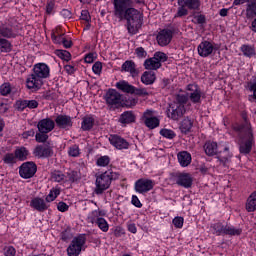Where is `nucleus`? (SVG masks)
I'll return each mask as SVG.
<instances>
[{
    "instance_id": "obj_1",
    "label": "nucleus",
    "mask_w": 256,
    "mask_h": 256,
    "mask_svg": "<svg viewBox=\"0 0 256 256\" xmlns=\"http://www.w3.org/2000/svg\"><path fill=\"white\" fill-rule=\"evenodd\" d=\"M242 119L245 122L243 126H233L234 131H238L240 136V153L247 155L251 153L253 147V133L251 132V124L247 123V113H242Z\"/></svg>"
},
{
    "instance_id": "obj_2",
    "label": "nucleus",
    "mask_w": 256,
    "mask_h": 256,
    "mask_svg": "<svg viewBox=\"0 0 256 256\" xmlns=\"http://www.w3.org/2000/svg\"><path fill=\"white\" fill-rule=\"evenodd\" d=\"M123 19L128 21L129 33L135 35V33L139 31V27H141V19H143V15L135 8H128L124 12Z\"/></svg>"
},
{
    "instance_id": "obj_3",
    "label": "nucleus",
    "mask_w": 256,
    "mask_h": 256,
    "mask_svg": "<svg viewBox=\"0 0 256 256\" xmlns=\"http://www.w3.org/2000/svg\"><path fill=\"white\" fill-rule=\"evenodd\" d=\"M119 177V173L117 172H109L106 171L96 177V195H102L103 192L107 191L109 187H111V181H114Z\"/></svg>"
},
{
    "instance_id": "obj_4",
    "label": "nucleus",
    "mask_w": 256,
    "mask_h": 256,
    "mask_svg": "<svg viewBox=\"0 0 256 256\" xmlns=\"http://www.w3.org/2000/svg\"><path fill=\"white\" fill-rule=\"evenodd\" d=\"M188 100L189 98L185 95L176 96V101L170 104V108L168 110L170 119L177 121L178 119H181L182 115H185V104Z\"/></svg>"
},
{
    "instance_id": "obj_5",
    "label": "nucleus",
    "mask_w": 256,
    "mask_h": 256,
    "mask_svg": "<svg viewBox=\"0 0 256 256\" xmlns=\"http://www.w3.org/2000/svg\"><path fill=\"white\" fill-rule=\"evenodd\" d=\"M86 242H87V238L85 237V235H79L77 237H74L67 248L68 256L81 255V251H83V247L85 246Z\"/></svg>"
},
{
    "instance_id": "obj_6",
    "label": "nucleus",
    "mask_w": 256,
    "mask_h": 256,
    "mask_svg": "<svg viewBox=\"0 0 256 256\" xmlns=\"http://www.w3.org/2000/svg\"><path fill=\"white\" fill-rule=\"evenodd\" d=\"M133 3V0H113L115 17L123 21L125 11L129 9L127 7H133Z\"/></svg>"
},
{
    "instance_id": "obj_7",
    "label": "nucleus",
    "mask_w": 256,
    "mask_h": 256,
    "mask_svg": "<svg viewBox=\"0 0 256 256\" xmlns=\"http://www.w3.org/2000/svg\"><path fill=\"white\" fill-rule=\"evenodd\" d=\"M35 173H37V164L35 162H24L19 167V175L22 179H31V177H35Z\"/></svg>"
},
{
    "instance_id": "obj_8",
    "label": "nucleus",
    "mask_w": 256,
    "mask_h": 256,
    "mask_svg": "<svg viewBox=\"0 0 256 256\" xmlns=\"http://www.w3.org/2000/svg\"><path fill=\"white\" fill-rule=\"evenodd\" d=\"M155 187V181L147 178H141L135 182V191L137 193H149Z\"/></svg>"
},
{
    "instance_id": "obj_9",
    "label": "nucleus",
    "mask_w": 256,
    "mask_h": 256,
    "mask_svg": "<svg viewBox=\"0 0 256 256\" xmlns=\"http://www.w3.org/2000/svg\"><path fill=\"white\" fill-rule=\"evenodd\" d=\"M106 103L107 105H109L110 107H121V100H122V96L119 92H117V90L114 89H110L108 90V92L106 93Z\"/></svg>"
},
{
    "instance_id": "obj_10",
    "label": "nucleus",
    "mask_w": 256,
    "mask_h": 256,
    "mask_svg": "<svg viewBox=\"0 0 256 256\" xmlns=\"http://www.w3.org/2000/svg\"><path fill=\"white\" fill-rule=\"evenodd\" d=\"M246 4V19H254L256 17V0H234L233 5Z\"/></svg>"
},
{
    "instance_id": "obj_11",
    "label": "nucleus",
    "mask_w": 256,
    "mask_h": 256,
    "mask_svg": "<svg viewBox=\"0 0 256 256\" xmlns=\"http://www.w3.org/2000/svg\"><path fill=\"white\" fill-rule=\"evenodd\" d=\"M188 97L192 103H201V97L203 92H201V88L197 86V84H189L187 86Z\"/></svg>"
},
{
    "instance_id": "obj_12",
    "label": "nucleus",
    "mask_w": 256,
    "mask_h": 256,
    "mask_svg": "<svg viewBox=\"0 0 256 256\" xmlns=\"http://www.w3.org/2000/svg\"><path fill=\"white\" fill-rule=\"evenodd\" d=\"M156 39L160 47H166V45H169L173 39V32H171V30H161Z\"/></svg>"
},
{
    "instance_id": "obj_13",
    "label": "nucleus",
    "mask_w": 256,
    "mask_h": 256,
    "mask_svg": "<svg viewBox=\"0 0 256 256\" xmlns=\"http://www.w3.org/2000/svg\"><path fill=\"white\" fill-rule=\"evenodd\" d=\"M198 55L200 57H209L215 51V45L209 41H203L198 45Z\"/></svg>"
},
{
    "instance_id": "obj_14",
    "label": "nucleus",
    "mask_w": 256,
    "mask_h": 256,
    "mask_svg": "<svg viewBox=\"0 0 256 256\" xmlns=\"http://www.w3.org/2000/svg\"><path fill=\"white\" fill-rule=\"evenodd\" d=\"M30 207H32V209H35V211L43 213L47 211V209H49V204L45 199L41 197H35L32 198V200L30 201Z\"/></svg>"
},
{
    "instance_id": "obj_15",
    "label": "nucleus",
    "mask_w": 256,
    "mask_h": 256,
    "mask_svg": "<svg viewBox=\"0 0 256 256\" xmlns=\"http://www.w3.org/2000/svg\"><path fill=\"white\" fill-rule=\"evenodd\" d=\"M143 119L146 127L149 129H155V127H159V120L157 117H153V110H146L143 114Z\"/></svg>"
},
{
    "instance_id": "obj_16",
    "label": "nucleus",
    "mask_w": 256,
    "mask_h": 256,
    "mask_svg": "<svg viewBox=\"0 0 256 256\" xmlns=\"http://www.w3.org/2000/svg\"><path fill=\"white\" fill-rule=\"evenodd\" d=\"M43 85V80L36 76L34 73L29 75L26 79V86L27 89H33L34 91H37V89H41V86Z\"/></svg>"
},
{
    "instance_id": "obj_17",
    "label": "nucleus",
    "mask_w": 256,
    "mask_h": 256,
    "mask_svg": "<svg viewBox=\"0 0 256 256\" xmlns=\"http://www.w3.org/2000/svg\"><path fill=\"white\" fill-rule=\"evenodd\" d=\"M109 141L116 149H129V142L118 135H110Z\"/></svg>"
},
{
    "instance_id": "obj_18",
    "label": "nucleus",
    "mask_w": 256,
    "mask_h": 256,
    "mask_svg": "<svg viewBox=\"0 0 256 256\" xmlns=\"http://www.w3.org/2000/svg\"><path fill=\"white\" fill-rule=\"evenodd\" d=\"M176 183L177 185H180V187H184L185 189H189L191 185H193V178L191 177V174L182 173L176 175Z\"/></svg>"
},
{
    "instance_id": "obj_19",
    "label": "nucleus",
    "mask_w": 256,
    "mask_h": 256,
    "mask_svg": "<svg viewBox=\"0 0 256 256\" xmlns=\"http://www.w3.org/2000/svg\"><path fill=\"white\" fill-rule=\"evenodd\" d=\"M97 215V211H94L91 213V215L88 217L90 223H96L99 227V229H101V231H103L104 233H107L109 231V224L107 223V220H105V218H93L96 217Z\"/></svg>"
},
{
    "instance_id": "obj_20",
    "label": "nucleus",
    "mask_w": 256,
    "mask_h": 256,
    "mask_svg": "<svg viewBox=\"0 0 256 256\" xmlns=\"http://www.w3.org/2000/svg\"><path fill=\"white\" fill-rule=\"evenodd\" d=\"M55 123L60 129H70V127H73V120H71V116L67 115L57 116Z\"/></svg>"
},
{
    "instance_id": "obj_21",
    "label": "nucleus",
    "mask_w": 256,
    "mask_h": 256,
    "mask_svg": "<svg viewBox=\"0 0 256 256\" xmlns=\"http://www.w3.org/2000/svg\"><path fill=\"white\" fill-rule=\"evenodd\" d=\"M122 73H130L131 77H137L139 75V70H137V65L132 60H127L122 64Z\"/></svg>"
},
{
    "instance_id": "obj_22",
    "label": "nucleus",
    "mask_w": 256,
    "mask_h": 256,
    "mask_svg": "<svg viewBox=\"0 0 256 256\" xmlns=\"http://www.w3.org/2000/svg\"><path fill=\"white\" fill-rule=\"evenodd\" d=\"M35 157H51L53 155V148L47 145H38L33 151Z\"/></svg>"
},
{
    "instance_id": "obj_23",
    "label": "nucleus",
    "mask_w": 256,
    "mask_h": 256,
    "mask_svg": "<svg viewBox=\"0 0 256 256\" xmlns=\"http://www.w3.org/2000/svg\"><path fill=\"white\" fill-rule=\"evenodd\" d=\"M34 75L38 76L40 79H47L49 77V66L45 63H39L34 66Z\"/></svg>"
},
{
    "instance_id": "obj_24",
    "label": "nucleus",
    "mask_w": 256,
    "mask_h": 256,
    "mask_svg": "<svg viewBox=\"0 0 256 256\" xmlns=\"http://www.w3.org/2000/svg\"><path fill=\"white\" fill-rule=\"evenodd\" d=\"M52 129H55V122L49 118L42 119L38 123V131L40 133H51Z\"/></svg>"
},
{
    "instance_id": "obj_25",
    "label": "nucleus",
    "mask_w": 256,
    "mask_h": 256,
    "mask_svg": "<svg viewBox=\"0 0 256 256\" xmlns=\"http://www.w3.org/2000/svg\"><path fill=\"white\" fill-rule=\"evenodd\" d=\"M178 161L181 167H189L191 165V154L187 151L178 153Z\"/></svg>"
},
{
    "instance_id": "obj_26",
    "label": "nucleus",
    "mask_w": 256,
    "mask_h": 256,
    "mask_svg": "<svg viewBox=\"0 0 256 256\" xmlns=\"http://www.w3.org/2000/svg\"><path fill=\"white\" fill-rule=\"evenodd\" d=\"M144 67L148 71H157V69H161V63H159L153 56L152 58L145 60Z\"/></svg>"
},
{
    "instance_id": "obj_27",
    "label": "nucleus",
    "mask_w": 256,
    "mask_h": 256,
    "mask_svg": "<svg viewBox=\"0 0 256 256\" xmlns=\"http://www.w3.org/2000/svg\"><path fill=\"white\" fill-rule=\"evenodd\" d=\"M116 87L119 89V91H122V93H130V95H133L135 86L129 84V82L125 80H121L116 83Z\"/></svg>"
},
{
    "instance_id": "obj_28",
    "label": "nucleus",
    "mask_w": 256,
    "mask_h": 256,
    "mask_svg": "<svg viewBox=\"0 0 256 256\" xmlns=\"http://www.w3.org/2000/svg\"><path fill=\"white\" fill-rule=\"evenodd\" d=\"M155 72L146 71L141 76V81L144 85H153L156 80Z\"/></svg>"
},
{
    "instance_id": "obj_29",
    "label": "nucleus",
    "mask_w": 256,
    "mask_h": 256,
    "mask_svg": "<svg viewBox=\"0 0 256 256\" xmlns=\"http://www.w3.org/2000/svg\"><path fill=\"white\" fill-rule=\"evenodd\" d=\"M14 155L18 161H27V157H29V150L21 146L15 149Z\"/></svg>"
},
{
    "instance_id": "obj_30",
    "label": "nucleus",
    "mask_w": 256,
    "mask_h": 256,
    "mask_svg": "<svg viewBox=\"0 0 256 256\" xmlns=\"http://www.w3.org/2000/svg\"><path fill=\"white\" fill-rule=\"evenodd\" d=\"M0 37L11 39V38L17 37V34L13 32V29H11V27L4 24H0Z\"/></svg>"
},
{
    "instance_id": "obj_31",
    "label": "nucleus",
    "mask_w": 256,
    "mask_h": 256,
    "mask_svg": "<svg viewBox=\"0 0 256 256\" xmlns=\"http://www.w3.org/2000/svg\"><path fill=\"white\" fill-rule=\"evenodd\" d=\"M246 211H248V213L256 211V191L248 197L246 201Z\"/></svg>"
},
{
    "instance_id": "obj_32",
    "label": "nucleus",
    "mask_w": 256,
    "mask_h": 256,
    "mask_svg": "<svg viewBox=\"0 0 256 256\" xmlns=\"http://www.w3.org/2000/svg\"><path fill=\"white\" fill-rule=\"evenodd\" d=\"M204 151L206 153V155L208 156H213L217 154V143L215 142H206L204 145Z\"/></svg>"
},
{
    "instance_id": "obj_33",
    "label": "nucleus",
    "mask_w": 256,
    "mask_h": 256,
    "mask_svg": "<svg viewBox=\"0 0 256 256\" xmlns=\"http://www.w3.org/2000/svg\"><path fill=\"white\" fill-rule=\"evenodd\" d=\"M93 125H95V118L93 116H86L82 121V129L83 131H91L93 129Z\"/></svg>"
},
{
    "instance_id": "obj_34",
    "label": "nucleus",
    "mask_w": 256,
    "mask_h": 256,
    "mask_svg": "<svg viewBox=\"0 0 256 256\" xmlns=\"http://www.w3.org/2000/svg\"><path fill=\"white\" fill-rule=\"evenodd\" d=\"M179 5L188 9H199V0H178Z\"/></svg>"
},
{
    "instance_id": "obj_35",
    "label": "nucleus",
    "mask_w": 256,
    "mask_h": 256,
    "mask_svg": "<svg viewBox=\"0 0 256 256\" xmlns=\"http://www.w3.org/2000/svg\"><path fill=\"white\" fill-rule=\"evenodd\" d=\"M61 195V189L59 188H52L49 192V194L46 196L45 201L46 203H53L57 197Z\"/></svg>"
},
{
    "instance_id": "obj_36",
    "label": "nucleus",
    "mask_w": 256,
    "mask_h": 256,
    "mask_svg": "<svg viewBox=\"0 0 256 256\" xmlns=\"http://www.w3.org/2000/svg\"><path fill=\"white\" fill-rule=\"evenodd\" d=\"M120 123H135V114L131 111H126L120 116Z\"/></svg>"
},
{
    "instance_id": "obj_37",
    "label": "nucleus",
    "mask_w": 256,
    "mask_h": 256,
    "mask_svg": "<svg viewBox=\"0 0 256 256\" xmlns=\"http://www.w3.org/2000/svg\"><path fill=\"white\" fill-rule=\"evenodd\" d=\"M52 181L55 183H67V176L61 171H54L51 175Z\"/></svg>"
},
{
    "instance_id": "obj_38",
    "label": "nucleus",
    "mask_w": 256,
    "mask_h": 256,
    "mask_svg": "<svg viewBox=\"0 0 256 256\" xmlns=\"http://www.w3.org/2000/svg\"><path fill=\"white\" fill-rule=\"evenodd\" d=\"M193 127V120L189 119V118H185L180 125V129L182 131V133H189V131H191Z\"/></svg>"
},
{
    "instance_id": "obj_39",
    "label": "nucleus",
    "mask_w": 256,
    "mask_h": 256,
    "mask_svg": "<svg viewBox=\"0 0 256 256\" xmlns=\"http://www.w3.org/2000/svg\"><path fill=\"white\" fill-rule=\"evenodd\" d=\"M2 161L6 165H15V163H17V157L15 156V153H6L3 156Z\"/></svg>"
},
{
    "instance_id": "obj_40",
    "label": "nucleus",
    "mask_w": 256,
    "mask_h": 256,
    "mask_svg": "<svg viewBox=\"0 0 256 256\" xmlns=\"http://www.w3.org/2000/svg\"><path fill=\"white\" fill-rule=\"evenodd\" d=\"M0 51L1 53H9L11 51V42L7 39L0 38Z\"/></svg>"
},
{
    "instance_id": "obj_41",
    "label": "nucleus",
    "mask_w": 256,
    "mask_h": 256,
    "mask_svg": "<svg viewBox=\"0 0 256 256\" xmlns=\"http://www.w3.org/2000/svg\"><path fill=\"white\" fill-rule=\"evenodd\" d=\"M241 51L245 57H254L255 55V48L249 45H243Z\"/></svg>"
},
{
    "instance_id": "obj_42",
    "label": "nucleus",
    "mask_w": 256,
    "mask_h": 256,
    "mask_svg": "<svg viewBox=\"0 0 256 256\" xmlns=\"http://www.w3.org/2000/svg\"><path fill=\"white\" fill-rule=\"evenodd\" d=\"M241 233H243V230L241 228L225 226L224 235H241Z\"/></svg>"
},
{
    "instance_id": "obj_43",
    "label": "nucleus",
    "mask_w": 256,
    "mask_h": 256,
    "mask_svg": "<svg viewBox=\"0 0 256 256\" xmlns=\"http://www.w3.org/2000/svg\"><path fill=\"white\" fill-rule=\"evenodd\" d=\"M66 177L67 181L70 183H75V181H79V179H81V175L75 170L68 172Z\"/></svg>"
},
{
    "instance_id": "obj_44",
    "label": "nucleus",
    "mask_w": 256,
    "mask_h": 256,
    "mask_svg": "<svg viewBox=\"0 0 256 256\" xmlns=\"http://www.w3.org/2000/svg\"><path fill=\"white\" fill-rule=\"evenodd\" d=\"M56 55L63 61H71V53L67 50H56Z\"/></svg>"
},
{
    "instance_id": "obj_45",
    "label": "nucleus",
    "mask_w": 256,
    "mask_h": 256,
    "mask_svg": "<svg viewBox=\"0 0 256 256\" xmlns=\"http://www.w3.org/2000/svg\"><path fill=\"white\" fill-rule=\"evenodd\" d=\"M160 135H162V137H165V139H175V137H176L175 132L173 130L167 129V128L161 129Z\"/></svg>"
},
{
    "instance_id": "obj_46",
    "label": "nucleus",
    "mask_w": 256,
    "mask_h": 256,
    "mask_svg": "<svg viewBox=\"0 0 256 256\" xmlns=\"http://www.w3.org/2000/svg\"><path fill=\"white\" fill-rule=\"evenodd\" d=\"M214 235H225V226L221 223H216L212 226Z\"/></svg>"
},
{
    "instance_id": "obj_47",
    "label": "nucleus",
    "mask_w": 256,
    "mask_h": 256,
    "mask_svg": "<svg viewBox=\"0 0 256 256\" xmlns=\"http://www.w3.org/2000/svg\"><path fill=\"white\" fill-rule=\"evenodd\" d=\"M110 161L111 159L109 158V156H101L100 158L97 159L96 165H98V167H107Z\"/></svg>"
},
{
    "instance_id": "obj_48",
    "label": "nucleus",
    "mask_w": 256,
    "mask_h": 256,
    "mask_svg": "<svg viewBox=\"0 0 256 256\" xmlns=\"http://www.w3.org/2000/svg\"><path fill=\"white\" fill-rule=\"evenodd\" d=\"M156 61H158V63H160V65L162 63H165V61H167V59H169V57H167V54H165L164 52H156L154 53V56Z\"/></svg>"
},
{
    "instance_id": "obj_49",
    "label": "nucleus",
    "mask_w": 256,
    "mask_h": 256,
    "mask_svg": "<svg viewBox=\"0 0 256 256\" xmlns=\"http://www.w3.org/2000/svg\"><path fill=\"white\" fill-rule=\"evenodd\" d=\"M132 95H137L138 97H147L149 95V92L145 88H136L134 86Z\"/></svg>"
},
{
    "instance_id": "obj_50",
    "label": "nucleus",
    "mask_w": 256,
    "mask_h": 256,
    "mask_svg": "<svg viewBox=\"0 0 256 256\" xmlns=\"http://www.w3.org/2000/svg\"><path fill=\"white\" fill-rule=\"evenodd\" d=\"M17 251L13 246H4L3 248V255L4 256H15Z\"/></svg>"
},
{
    "instance_id": "obj_51",
    "label": "nucleus",
    "mask_w": 256,
    "mask_h": 256,
    "mask_svg": "<svg viewBox=\"0 0 256 256\" xmlns=\"http://www.w3.org/2000/svg\"><path fill=\"white\" fill-rule=\"evenodd\" d=\"M17 111H25L27 109V100H18L14 105Z\"/></svg>"
},
{
    "instance_id": "obj_52",
    "label": "nucleus",
    "mask_w": 256,
    "mask_h": 256,
    "mask_svg": "<svg viewBox=\"0 0 256 256\" xmlns=\"http://www.w3.org/2000/svg\"><path fill=\"white\" fill-rule=\"evenodd\" d=\"M0 93L1 95L7 96L11 93V84L4 83L0 86Z\"/></svg>"
},
{
    "instance_id": "obj_53",
    "label": "nucleus",
    "mask_w": 256,
    "mask_h": 256,
    "mask_svg": "<svg viewBox=\"0 0 256 256\" xmlns=\"http://www.w3.org/2000/svg\"><path fill=\"white\" fill-rule=\"evenodd\" d=\"M49 139L47 132H40L36 134V141L37 143H45Z\"/></svg>"
},
{
    "instance_id": "obj_54",
    "label": "nucleus",
    "mask_w": 256,
    "mask_h": 256,
    "mask_svg": "<svg viewBox=\"0 0 256 256\" xmlns=\"http://www.w3.org/2000/svg\"><path fill=\"white\" fill-rule=\"evenodd\" d=\"M172 223L176 229H181L183 227L184 219L183 217H175Z\"/></svg>"
},
{
    "instance_id": "obj_55",
    "label": "nucleus",
    "mask_w": 256,
    "mask_h": 256,
    "mask_svg": "<svg viewBox=\"0 0 256 256\" xmlns=\"http://www.w3.org/2000/svg\"><path fill=\"white\" fill-rule=\"evenodd\" d=\"M92 71L95 75H101V71H103V64L101 62H96L92 66Z\"/></svg>"
},
{
    "instance_id": "obj_56",
    "label": "nucleus",
    "mask_w": 256,
    "mask_h": 256,
    "mask_svg": "<svg viewBox=\"0 0 256 256\" xmlns=\"http://www.w3.org/2000/svg\"><path fill=\"white\" fill-rule=\"evenodd\" d=\"M70 157H79V146L74 145L68 151Z\"/></svg>"
},
{
    "instance_id": "obj_57",
    "label": "nucleus",
    "mask_w": 256,
    "mask_h": 256,
    "mask_svg": "<svg viewBox=\"0 0 256 256\" xmlns=\"http://www.w3.org/2000/svg\"><path fill=\"white\" fill-rule=\"evenodd\" d=\"M80 19L82 21H86V23H89L91 21V15L89 14L88 10H82Z\"/></svg>"
},
{
    "instance_id": "obj_58",
    "label": "nucleus",
    "mask_w": 256,
    "mask_h": 256,
    "mask_svg": "<svg viewBox=\"0 0 256 256\" xmlns=\"http://www.w3.org/2000/svg\"><path fill=\"white\" fill-rule=\"evenodd\" d=\"M135 53L140 59L147 57V52L143 47L136 48Z\"/></svg>"
},
{
    "instance_id": "obj_59",
    "label": "nucleus",
    "mask_w": 256,
    "mask_h": 256,
    "mask_svg": "<svg viewBox=\"0 0 256 256\" xmlns=\"http://www.w3.org/2000/svg\"><path fill=\"white\" fill-rule=\"evenodd\" d=\"M57 209L61 213H65V211H69V205H67V203H65V202H59L57 204Z\"/></svg>"
},
{
    "instance_id": "obj_60",
    "label": "nucleus",
    "mask_w": 256,
    "mask_h": 256,
    "mask_svg": "<svg viewBox=\"0 0 256 256\" xmlns=\"http://www.w3.org/2000/svg\"><path fill=\"white\" fill-rule=\"evenodd\" d=\"M26 105L28 109H37L39 107V102H37V100H26Z\"/></svg>"
},
{
    "instance_id": "obj_61",
    "label": "nucleus",
    "mask_w": 256,
    "mask_h": 256,
    "mask_svg": "<svg viewBox=\"0 0 256 256\" xmlns=\"http://www.w3.org/2000/svg\"><path fill=\"white\" fill-rule=\"evenodd\" d=\"M52 39L54 43H57L58 45H61L63 43V40L65 39L64 36H61L59 34H52Z\"/></svg>"
},
{
    "instance_id": "obj_62",
    "label": "nucleus",
    "mask_w": 256,
    "mask_h": 256,
    "mask_svg": "<svg viewBox=\"0 0 256 256\" xmlns=\"http://www.w3.org/2000/svg\"><path fill=\"white\" fill-rule=\"evenodd\" d=\"M178 9L177 17H185L187 15L188 11L185 9L186 6H182Z\"/></svg>"
},
{
    "instance_id": "obj_63",
    "label": "nucleus",
    "mask_w": 256,
    "mask_h": 256,
    "mask_svg": "<svg viewBox=\"0 0 256 256\" xmlns=\"http://www.w3.org/2000/svg\"><path fill=\"white\" fill-rule=\"evenodd\" d=\"M132 205H134L135 207L141 208L143 207V204H141V201L139 200V198L137 196H132Z\"/></svg>"
},
{
    "instance_id": "obj_64",
    "label": "nucleus",
    "mask_w": 256,
    "mask_h": 256,
    "mask_svg": "<svg viewBox=\"0 0 256 256\" xmlns=\"http://www.w3.org/2000/svg\"><path fill=\"white\" fill-rule=\"evenodd\" d=\"M194 23H198V25L205 23V16H203V15L195 16Z\"/></svg>"
}]
</instances>
